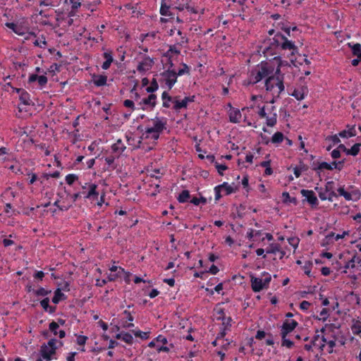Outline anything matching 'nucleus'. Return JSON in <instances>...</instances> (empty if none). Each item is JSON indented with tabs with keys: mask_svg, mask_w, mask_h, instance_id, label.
Listing matches in <instances>:
<instances>
[{
	"mask_svg": "<svg viewBox=\"0 0 361 361\" xmlns=\"http://www.w3.org/2000/svg\"><path fill=\"white\" fill-rule=\"evenodd\" d=\"M274 48L290 51L288 58L290 59V63L295 66V61L296 58L295 57V54L298 53V47L295 45L293 42L288 39L286 35H283L280 32L276 33L273 38V42L271 43V45L264 49V53L274 55L276 52H272L271 51Z\"/></svg>",
	"mask_w": 361,
	"mask_h": 361,
	"instance_id": "obj_1",
	"label": "nucleus"
},
{
	"mask_svg": "<svg viewBox=\"0 0 361 361\" xmlns=\"http://www.w3.org/2000/svg\"><path fill=\"white\" fill-rule=\"evenodd\" d=\"M274 67L268 62H262L250 72L249 83L255 85L274 73Z\"/></svg>",
	"mask_w": 361,
	"mask_h": 361,
	"instance_id": "obj_2",
	"label": "nucleus"
},
{
	"mask_svg": "<svg viewBox=\"0 0 361 361\" xmlns=\"http://www.w3.org/2000/svg\"><path fill=\"white\" fill-rule=\"evenodd\" d=\"M275 87L279 89L278 97L284 90L283 76V75H270L265 80V87L267 91L271 92Z\"/></svg>",
	"mask_w": 361,
	"mask_h": 361,
	"instance_id": "obj_3",
	"label": "nucleus"
},
{
	"mask_svg": "<svg viewBox=\"0 0 361 361\" xmlns=\"http://www.w3.org/2000/svg\"><path fill=\"white\" fill-rule=\"evenodd\" d=\"M82 190L81 193L84 198L88 199L91 201H96L98 200L99 192H97V185L94 183L85 184L82 187Z\"/></svg>",
	"mask_w": 361,
	"mask_h": 361,
	"instance_id": "obj_4",
	"label": "nucleus"
},
{
	"mask_svg": "<svg viewBox=\"0 0 361 361\" xmlns=\"http://www.w3.org/2000/svg\"><path fill=\"white\" fill-rule=\"evenodd\" d=\"M160 75L162 77V80L167 85L169 90H171L177 81L178 75L174 69L168 68V70L161 73Z\"/></svg>",
	"mask_w": 361,
	"mask_h": 361,
	"instance_id": "obj_5",
	"label": "nucleus"
},
{
	"mask_svg": "<svg viewBox=\"0 0 361 361\" xmlns=\"http://www.w3.org/2000/svg\"><path fill=\"white\" fill-rule=\"evenodd\" d=\"M298 325V323L294 320H286L281 329V338L286 337L288 334L292 332Z\"/></svg>",
	"mask_w": 361,
	"mask_h": 361,
	"instance_id": "obj_6",
	"label": "nucleus"
},
{
	"mask_svg": "<svg viewBox=\"0 0 361 361\" xmlns=\"http://www.w3.org/2000/svg\"><path fill=\"white\" fill-rule=\"evenodd\" d=\"M154 122L153 127L147 128L145 133H162L166 129V122L161 121L159 117L152 119Z\"/></svg>",
	"mask_w": 361,
	"mask_h": 361,
	"instance_id": "obj_7",
	"label": "nucleus"
},
{
	"mask_svg": "<svg viewBox=\"0 0 361 361\" xmlns=\"http://www.w3.org/2000/svg\"><path fill=\"white\" fill-rule=\"evenodd\" d=\"M195 96L185 97L181 101L178 100V97H174L173 109L175 111H179L180 109H186L188 103L195 101Z\"/></svg>",
	"mask_w": 361,
	"mask_h": 361,
	"instance_id": "obj_8",
	"label": "nucleus"
},
{
	"mask_svg": "<svg viewBox=\"0 0 361 361\" xmlns=\"http://www.w3.org/2000/svg\"><path fill=\"white\" fill-rule=\"evenodd\" d=\"M154 63V59L148 56H145L142 61H140L137 67V70L140 73H145L149 71Z\"/></svg>",
	"mask_w": 361,
	"mask_h": 361,
	"instance_id": "obj_9",
	"label": "nucleus"
},
{
	"mask_svg": "<svg viewBox=\"0 0 361 361\" xmlns=\"http://www.w3.org/2000/svg\"><path fill=\"white\" fill-rule=\"evenodd\" d=\"M56 348H49L47 344L44 343L40 348V355L44 360L49 361L52 355L56 354Z\"/></svg>",
	"mask_w": 361,
	"mask_h": 361,
	"instance_id": "obj_10",
	"label": "nucleus"
},
{
	"mask_svg": "<svg viewBox=\"0 0 361 361\" xmlns=\"http://www.w3.org/2000/svg\"><path fill=\"white\" fill-rule=\"evenodd\" d=\"M301 195L306 197L307 201L312 206L318 205V200L312 190L302 189L300 191Z\"/></svg>",
	"mask_w": 361,
	"mask_h": 361,
	"instance_id": "obj_11",
	"label": "nucleus"
},
{
	"mask_svg": "<svg viewBox=\"0 0 361 361\" xmlns=\"http://www.w3.org/2000/svg\"><path fill=\"white\" fill-rule=\"evenodd\" d=\"M250 281L252 289L255 293L260 292L262 289L266 288L262 279L251 276Z\"/></svg>",
	"mask_w": 361,
	"mask_h": 361,
	"instance_id": "obj_12",
	"label": "nucleus"
},
{
	"mask_svg": "<svg viewBox=\"0 0 361 361\" xmlns=\"http://www.w3.org/2000/svg\"><path fill=\"white\" fill-rule=\"evenodd\" d=\"M157 98L156 94L150 93L147 97L143 98L139 104L149 106L152 109L157 105Z\"/></svg>",
	"mask_w": 361,
	"mask_h": 361,
	"instance_id": "obj_13",
	"label": "nucleus"
},
{
	"mask_svg": "<svg viewBox=\"0 0 361 361\" xmlns=\"http://www.w3.org/2000/svg\"><path fill=\"white\" fill-rule=\"evenodd\" d=\"M38 82L40 87H44L48 81L47 78L45 75H37V74H32L28 78V82L32 83L35 81Z\"/></svg>",
	"mask_w": 361,
	"mask_h": 361,
	"instance_id": "obj_14",
	"label": "nucleus"
},
{
	"mask_svg": "<svg viewBox=\"0 0 361 361\" xmlns=\"http://www.w3.org/2000/svg\"><path fill=\"white\" fill-rule=\"evenodd\" d=\"M229 121L231 123H239L241 118L240 111L238 109H232L229 111Z\"/></svg>",
	"mask_w": 361,
	"mask_h": 361,
	"instance_id": "obj_15",
	"label": "nucleus"
},
{
	"mask_svg": "<svg viewBox=\"0 0 361 361\" xmlns=\"http://www.w3.org/2000/svg\"><path fill=\"white\" fill-rule=\"evenodd\" d=\"M17 92L20 93L19 99L23 104L30 105L31 104L32 102L28 92L22 89H17Z\"/></svg>",
	"mask_w": 361,
	"mask_h": 361,
	"instance_id": "obj_16",
	"label": "nucleus"
},
{
	"mask_svg": "<svg viewBox=\"0 0 361 361\" xmlns=\"http://www.w3.org/2000/svg\"><path fill=\"white\" fill-rule=\"evenodd\" d=\"M114 152L121 154L125 149L126 146L121 139H118L116 143L111 146Z\"/></svg>",
	"mask_w": 361,
	"mask_h": 361,
	"instance_id": "obj_17",
	"label": "nucleus"
},
{
	"mask_svg": "<svg viewBox=\"0 0 361 361\" xmlns=\"http://www.w3.org/2000/svg\"><path fill=\"white\" fill-rule=\"evenodd\" d=\"M49 298H45L40 302V305L42 307V308L44 310V311L49 312L51 314L55 312V311L56 310V306H50L49 305Z\"/></svg>",
	"mask_w": 361,
	"mask_h": 361,
	"instance_id": "obj_18",
	"label": "nucleus"
},
{
	"mask_svg": "<svg viewBox=\"0 0 361 361\" xmlns=\"http://www.w3.org/2000/svg\"><path fill=\"white\" fill-rule=\"evenodd\" d=\"M348 130H343L338 133V135L341 137H354L356 135V131L355 128V126H347Z\"/></svg>",
	"mask_w": 361,
	"mask_h": 361,
	"instance_id": "obj_19",
	"label": "nucleus"
},
{
	"mask_svg": "<svg viewBox=\"0 0 361 361\" xmlns=\"http://www.w3.org/2000/svg\"><path fill=\"white\" fill-rule=\"evenodd\" d=\"M173 6L171 4H167L166 0H162L161 8H160V14L161 16H171V13L169 11V8Z\"/></svg>",
	"mask_w": 361,
	"mask_h": 361,
	"instance_id": "obj_20",
	"label": "nucleus"
},
{
	"mask_svg": "<svg viewBox=\"0 0 361 361\" xmlns=\"http://www.w3.org/2000/svg\"><path fill=\"white\" fill-rule=\"evenodd\" d=\"M107 77L103 75H94L93 79L94 84L97 87L104 86L106 84Z\"/></svg>",
	"mask_w": 361,
	"mask_h": 361,
	"instance_id": "obj_21",
	"label": "nucleus"
},
{
	"mask_svg": "<svg viewBox=\"0 0 361 361\" xmlns=\"http://www.w3.org/2000/svg\"><path fill=\"white\" fill-rule=\"evenodd\" d=\"M177 200L180 203H184L187 202H190V192L188 190H183L177 197Z\"/></svg>",
	"mask_w": 361,
	"mask_h": 361,
	"instance_id": "obj_22",
	"label": "nucleus"
},
{
	"mask_svg": "<svg viewBox=\"0 0 361 361\" xmlns=\"http://www.w3.org/2000/svg\"><path fill=\"white\" fill-rule=\"evenodd\" d=\"M217 188H221L225 191L226 195L235 192L237 190V188H233L231 185H228V183L224 182L221 185H217Z\"/></svg>",
	"mask_w": 361,
	"mask_h": 361,
	"instance_id": "obj_23",
	"label": "nucleus"
},
{
	"mask_svg": "<svg viewBox=\"0 0 361 361\" xmlns=\"http://www.w3.org/2000/svg\"><path fill=\"white\" fill-rule=\"evenodd\" d=\"M161 99H163V106L165 108H169L170 104L169 102H172L173 103L174 98L171 97L169 93L164 91L161 94Z\"/></svg>",
	"mask_w": 361,
	"mask_h": 361,
	"instance_id": "obj_24",
	"label": "nucleus"
},
{
	"mask_svg": "<svg viewBox=\"0 0 361 361\" xmlns=\"http://www.w3.org/2000/svg\"><path fill=\"white\" fill-rule=\"evenodd\" d=\"M66 298L65 295L61 292L60 288H57L54 292V295L52 298V302L54 304H58L61 300Z\"/></svg>",
	"mask_w": 361,
	"mask_h": 361,
	"instance_id": "obj_25",
	"label": "nucleus"
},
{
	"mask_svg": "<svg viewBox=\"0 0 361 361\" xmlns=\"http://www.w3.org/2000/svg\"><path fill=\"white\" fill-rule=\"evenodd\" d=\"M348 45L351 47L353 54L357 56L360 59H361V44L357 43L353 46H351L350 44H348Z\"/></svg>",
	"mask_w": 361,
	"mask_h": 361,
	"instance_id": "obj_26",
	"label": "nucleus"
},
{
	"mask_svg": "<svg viewBox=\"0 0 361 361\" xmlns=\"http://www.w3.org/2000/svg\"><path fill=\"white\" fill-rule=\"evenodd\" d=\"M281 246L277 243H271L267 248L266 252L268 254H276L277 252L280 251Z\"/></svg>",
	"mask_w": 361,
	"mask_h": 361,
	"instance_id": "obj_27",
	"label": "nucleus"
},
{
	"mask_svg": "<svg viewBox=\"0 0 361 361\" xmlns=\"http://www.w3.org/2000/svg\"><path fill=\"white\" fill-rule=\"evenodd\" d=\"M159 88V85L155 78H153L151 81V84L149 87L146 88V91L147 93H154Z\"/></svg>",
	"mask_w": 361,
	"mask_h": 361,
	"instance_id": "obj_28",
	"label": "nucleus"
},
{
	"mask_svg": "<svg viewBox=\"0 0 361 361\" xmlns=\"http://www.w3.org/2000/svg\"><path fill=\"white\" fill-rule=\"evenodd\" d=\"M283 134L281 132H276L273 135L271 142L275 144H279L283 142Z\"/></svg>",
	"mask_w": 361,
	"mask_h": 361,
	"instance_id": "obj_29",
	"label": "nucleus"
},
{
	"mask_svg": "<svg viewBox=\"0 0 361 361\" xmlns=\"http://www.w3.org/2000/svg\"><path fill=\"white\" fill-rule=\"evenodd\" d=\"M361 146V143H356L352 146L350 149H348L347 152L348 155L356 156L360 152V147Z\"/></svg>",
	"mask_w": 361,
	"mask_h": 361,
	"instance_id": "obj_30",
	"label": "nucleus"
},
{
	"mask_svg": "<svg viewBox=\"0 0 361 361\" xmlns=\"http://www.w3.org/2000/svg\"><path fill=\"white\" fill-rule=\"evenodd\" d=\"M322 169H326V170H333L334 168L331 166V164H329L327 162L323 161L321 163H319L317 167H313V170L317 171V170H322Z\"/></svg>",
	"mask_w": 361,
	"mask_h": 361,
	"instance_id": "obj_31",
	"label": "nucleus"
},
{
	"mask_svg": "<svg viewBox=\"0 0 361 361\" xmlns=\"http://www.w3.org/2000/svg\"><path fill=\"white\" fill-rule=\"evenodd\" d=\"M321 317L318 316H314V318L317 320H322V322H325L329 317V310L327 308H323L320 312Z\"/></svg>",
	"mask_w": 361,
	"mask_h": 361,
	"instance_id": "obj_32",
	"label": "nucleus"
},
{
	"mask_svg": "<svg viewBox=\"0 0 361 361\" xmlns=\"http://www.w3.org/2000/svg\"><path fill=\"white\" fill-rule=\"evenodd\" d=\"M282 197L283 198V202H293L295 204H297V199L295 197H290L289 193L288 192H283L282 193Z\"/></svg>",
	"mask_w": 361,
	"mask_h": 361,
	"instance_id": "obj_33",
	"label": "nucleus"
},
{
	"mask_svg": "<svg viewBox=\"0 0 361 361\" xmlns=\"http://www.w3.org/2000/svg\"><path fill=\"white\" fill-rule=\"evenodd\" d=\"M267 125L270 127H273L276 124L277 114L274 113L272 116L267 117Z\"/></svg>",
	"mask_w": 361,
	"mask_h": 361,
	"instance_id": "obj_34",
	"label": "nucleus"
},
{
	"mask_svg": "<svg viewBox=\"0 0 361 361\" xmlns=\"http://www.w3.org/2000/svg\"><path fill=\"white\" fill-rule=\"evenodd\" d=\"M354 334H360L361 333V322L357 320L351 327Z\"/></svg>",
	"mask_w": 361,
	"mask_h": 361,
	"instance_id": "obj_35",
	"label": "nucleus"
},
{
	"mask_svg": "<svg viewBox=\"0 0 361 361\" xmlns=\"http://www.w3.org/2000/svg\"><path fill=\"white\" fill-rule=\"evenodd\" d=\"M34 292L37 296H46L51 293V291L46 290L45 288L41 287L38 290H34Z\"/></svg>",
	"mask_w": 361,
	"mask_h": 361,
	"instance_id": "obj_36",
	"label": "nucleus"
},
{
	"mask_svg": "<svg viewBox=\"0 0 361 361\" xmlns=\"http://www.w3.org/2000/svg\"><path fill=\"white\" fill-rule=\"evenodd\" d=\"M312 267V262L311 261H307L305 263V265L303 266L302 269L305 271V274L307 275L308 276H310V271Z\"/></svg>",
	"mask_w": 361,
	"mask_h": 361,
	"instance_id": "obj_37",
	"label": "nucleus"
},
{
	"mask_svg": "<svg viewBox=\"0 0 361 361\" xmlns=\"http://www.w3.org/2000/svg\"><path fill=\"white\" fill-rule=\"evenodd\" d=\"M290 94L298 100H302L304 99V92L302 90H295Z\"/></svg>",
	"mask_w": 361,
	"mask_h": 361,
	"instance_id": "obj_38",
	"label": "nucleus"
},
{
	"mask_svg": "<svg viewBox=\"0 0 361 361\" xmlns=\"http://www.w3.org/2000/svg\"><path fill=\"white\" fill-rule=\"evenodd\" d=\"M122 340L128 344H132L133 342V337L128 332H123Z\"/></svg>",
	"mask_w": 361,
	"mask_h": 361,
	"instance_id": "obj_39",
	"label": "nucleus"
},
{
	"mask_svg": "<svg viewBox=\"0 0 361 361\" xmlns=\"http://www.w3.org/2000/svg\"><path fill=\"white\" fill-rule=\"evenodd\" d=\"M49 330L54 334V336L58 335L59 324L56 322H51L49 325Z\"/></svg>",
	"mask_w": 361,
	"mask_h": 361,
	"instance_id": "obj_40",
	"label": "nucleus"
},
{
	"mask_svg": "<svg viewBox=\"0 0 361 361\" xmlns=\"http://www.w3.org/2000/svg\"><path fill=\"white\" fill-rule=\"evenodd\" d=\"M115 158L113 156H109L105 158V161L108 164L109 167L111 168L112 170L116 168V166L114 165Z\"/></svg>",
	"mask_w": 361,
	"mask_h": 361,
	"instance_id": "obj_41",
	"label": "nucleus"
},
{
	"mask_svg": "<svg viewBox=\"0 0 361 361\" xmlns=\"http://www.w3.org/2000/svg\"><path fill=\"white\" fill-rule=\"evenodd\" d=\"M7 149L4 147L0 148V163L5 161L8 159L6 157Z\"/></svg>",
	"mask_w": 361,
	"mask_h": 361,
	"instance_id": "obj_42",
	"label": "nucleus"
},
{
	"mask_svg": "<svg viewBox=\"0 0 361 361\" xmlns=\"http://www.w3.org/2000/svg\"><path fill=\"white\" fill-rule=\"evenodd\" d=\"M262 275L264 277V279H262V281H263V283H264V286H265L266 288L269 287V284L271 280V275L268 273V272H263Z\"/></svg>",
	"mask_w": 361,
	"mask_h": 361,
	"instance_id": "obj_43",
	"label": "nucleus"
},
{
	"mask_svg": "<svg viewBox=\"0 0 361 361\" xmlns=\"http://www.w3.org/2000/svg\"><path fill=\"white\" fill-rule=\"evenodd\" d=\"M78 176L75 174H68L66 177V181L67 184L72 185L76 180H78Z\"/></svg>",
	"mask_w": 361,
	"mask_h": 361,
	"instance_id": "obj_44",
	"label": "nucleus"
},
{
	"mask_svg": "<svg viewBox=\"0 0 361 361\" xmlns=\"http://www.w3.org/2000/svg\"><path fill=\"white\" fill-rule=\"evenodd\" d=\"M170 53H174L176 54H180V50L178 49L175 45L170 46L169 49L164 54L165 56H171Z\"/></svg>",
	"mask_w": 361,
	"mask_h": 361,
	"instance_id": "obj_45",
	"label": "nucleus"
},
{
	"mask_svg": "<svg viewBox=\"0 0 361 361\" xmlns=\"http://www.w3.org/2000/svg\"><path fill=\"white\" fill-rule=\"evenodd\" d=\"M222 325L224 326V329L226 330H228L231 326L232 319L231 317H226V320H221Z\"/></svg>",
	"mask_w": 361,
	"mask_h": 361,
	"instance_id": "obj_46",
	"label": "nucleus"
},
{
	"mask_svg": "<svg viewBox=\"0 0 361 361\" xmlns=\"http://www.w3.org/2000/svg\"><path fill=\"white\" fill-rule=\"evenodd\" d=\"M215 167L218 171L219 175L223 176V171H225L228 169V167L225 164H219L218 162H215Z\"/></svg>",
	"mask_w": 361,
	"mask_h": 361,
	"instance_id": "obj_47",
	"label": "nucleus"
},
{
	"mask_svg": "<svg viewBox=\"0 0 361 361\" xmlns=\"http://www.w3.org/2000/svg\"><path fill=\"white\" fill-rule=\"evenodd\" d=\"M331 164L334 169L341 171L343 168L344 160L338 162L334 161Z\"/></svg>",
	"mask_w": 361,
	"mask_h": 361,
	"instance_id": "obj_48",
	"label": "nucleus"
},
{
	"mask_svg": "<svg viewBox=\"0 0 361 361\" xmlns=\"http://www.w3.org/2000/svg\"><path fill=\"white\" fill-rule=\"evenodd\" d=\"M190 68L189 67L185 64L183 63V68L179 69L178 72H176L177 75H182L185 73H189Z\"/></svg>",
	"mask_w": 361,
	"mask_h": 361,
	"instance_id": "obj_49",
	"label": "nucleus"
},
{
	"mask_svg": "<svg viewBox=\"0 0 361 361\" xmlns=\"http://www.w3.org/2000/svg\"><path fill=\"white\" fill-rule=\"evenodd\" d=\"M282 345L286 346L288 348H291L294 345V343L290 340L287 339L286 337H284L282 338Z\"/></svg>",
	"mask_w": 361,
	"mask_h": 361,
	"instance_id": "obj_50",
	"label": "nucleus"
},
{
	"mask_svg": "<svg viewBox=\"0 0 361 361\" xmlns=\"http://www.w3.org/2000/svg\"><path fill=\"white\" fill-rule=\"evenodd\" d=\"M123 105H124V106L130 109L131 111H134L135 109V104H134L133 101H132L130 99L125 100L123 102Z\"/></svg>",
	"mask_w": 361,
	"mask_h": 361,
	"instance_id": "obj_51",
	"label": "nucleus"
},
{
	"mask_svg": "<svg viewBox=\"0 0 361 361\" xmlns=\"http://www.w3.org/2000/svg\"><path fill=\"white\" fill-rule=\"evenodd\" d=\"M174 347L173 344V343H170L169 345H162V346H160V347H158L157 350L158 352H161V351H164V352H169L170 349L171 348H173Z\"/></svg>",
	"mask_w": 361,
	"mask_h": 361,
	"instance_id": "obj_52",
	"label": "nucleus"
},
{
	"mask_svg": "<svg viewBox=\"0 0 361 361\" xmlns=\"http://www.w3.org/2000/svg\"><path fill=\"white\" fill-rule=\"evenodd\" d=\"M133 332L136 337H140L142 339H147L148 338L147 332H142L141 331H133Z\"/></svg>",
	"mask_w": 361,
	"mask_h": 361,
	"instance_id": "obj_53",
	"label": "nucleus"
},
{
	"mask_svg": "<svg viewBox=\"0 0 361 361\" xmlns=\"http://www.w3.org/2000/svg\"><path fill=\"white\" fill-rule=\"evenodd\" d=\"M355 259H356V255H355L353 257V258L346 263L344 268L345 269L354 268L355 267Z\"/></svg>",
	"mask_w": 361,
	"mask_h": 361,
	"instance_id": "obj_54",
	"label": "nucleus"
},
{
	"mask_svg": "<svg viewBox=\"0 0 361 361\" xmlns=\"http://www.w3.org/2000/svg\"><path fill=\"white\" fill-rule=\"evenodd\" d=\"M326 192H331L334 190V182L331 180L328 181L325 185Z\"/></svg>",
	"mask_w": 361,
	"mask_h": 361,
	"instance_id": "obj_55",
	"label": "nucleus"
},
{
	"mask_svg": "<svg viewBox=\"0 0 361 361\" xmlns=\"http://www.w3.org/2000/svg\"><path fill=\"white\" fill-rule=\"evenodd\" d=\"M87 340V337L85 336H78L77 337V343L79 345H84Z\"/></svg>",
	"mask_w": 361,
	"mask_h": 361,
	"instance_id": "obj_56",
	"label": "nucleus"
},
{
	"mask_svg": "<svg viewBox=\"0 0 361 361\" xmlns=\"http://www.w3.org/2000/svg\"><path fill=\"white\" fill-rule=\"evenodd\" d=\"M327 140L331 141L334 145L341 142L337 135H330L326 137Z\"/></svg>",
	"mask_w": 361,
	"mask_h": 361,
	"instance_id": "obj_57",
	"label": "nucleus"
},
{
	"mask_svg": "<svg viewBox=\"0 0 361 361\" xmlns=\"http://www.w3.org/2000/svg\"><path fill=\"white\" fill-rule=\"evenodd\" d=\"M216 313L219 315L217 317V319L218 320H226V316H225V313H224V309H221V308L219 309L216 311Z\"/></svg>",
	"mask_w": 361,
	"mask_h": 361,
	"instance_id": "obj_58",
	"label": "nucleus"
},
{
	"mask_svg": "<svg viewBox=\"0 0 361 361\" xmlns=\"http://www.w3.org/2000/svg\"><path fill=\"white\" fill-rule=\"evenodd\" d=\"M27 30V28L24 27L22 25H18V28H17L18 32H16V34L23 36L26 33Z\"/></svg>",
	"mask_w": 361,
	"mask_h": 361,
	"instance_id": "obj_59",
	"label": "nucleus"
},
{
	"mask_svg": "<svg viewBox=\"0 0 361 361\" xmlns=\"http://www.w3.org/2000/svg\"><path fill=\"white\" fill-rule=\"evenodd\" d=\"M5 25L13 30V32H14L15 33L16 32H18L17 31V28H18V25L15 24L14 23H5Z\"/></svg>",
	"mask_w": 361,
	"mask_h": 361,
	"instance_id": "obj_60",
	"label": "nucleus"
},
{
	"mask_svg": "<svg viewBox=\"0 0 361 361\" xmlns=\"http://www.w3.org/2000/svg\"><path fill=\"white\" fill-rule=\"evenodd\" d=\"M311 305V303L308 301H306V300H303L300 304V308L302 310H307L309 309L310 306Z\"/></svg>",
	"mask_w": 361,
	"mask_h": 361,
	"instance_id": "obj_61",
	"label": "nucleus"
},
{
	"mask_svg": "<svg viewBox=\"0 0 361 361\" xmlns=\"http://www.w3.org/2000/svg\"><path fill=\"white\" fill-rule=\"evenodd\" d=\"M33 44L35 47H39L42 48L43 47V45L45 46L47 44V42L45 40V38H44L43 40L40 41L39 39H35Z\"/></svg>",
	"mask_w": 361,
	"mask_h": 361,
	"instance_id": "obj_62",
	"label": "nucleus"
},
{
	"mask_svg": "<svg viewBox=\"0 0 361 361\" xmlns=\"http://www.w3.org/2000/svg\"><path fill=\"white\" fill-rule=\"evenodd\" d=\"M265 336H266L265 331L259 330L257 331L255 338L258 340H262V338H264L265 337Z\"/></svg>",
	"mask_w": 361,
	"mask_h": 361,
	"instance_id": "obj_63",
	"label": "nucleus"
},
{
	"mask_svg": "<svg viewBox=\"0 0 361 361\" xmlns=\"http://www.w3.org/2000/svg\"><path fill=\"white\" fill-rule=\"evenodd\" d=\"M288 242L290 245H291L294 247H296L299 243V239L291 238L288 239Z\"/></svg>",
	"mask_w": 361,
	"mask_h": 361,
	"instance_id": "obj_64",
	"label": "nucleus"
}]
</instances>
